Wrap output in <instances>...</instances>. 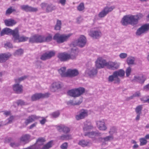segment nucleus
Here are the masks:
<instances>
[{"label": "nucleus", "instance_id": "obj_34", "mask_svg": "<svg viewBox=\"0 0 149 149\" xmlns=\"http://www.w3.org/2000/svg\"><path fill=\"white\" fill-rule=\"evenodd\" d=\"M135 60L134 57L132 56H130L127 57V63L129 65H134Z\"/></svg>", "mask_w": 149, "mask_h": 149}, {"label": "nucleus", "instance_id": "obj_30", "mask_svg": "<svg viewBox=\"0 0 149 149\" xmlns=\"http://www.w3.org/2000/svg\"><path fill=\"white\" fill-rule=\"evenodd\" d=\"M115 73V75L117 77L119 76L120 77H124L125 74V71L122 69H120L118 71L114 72Z\"/></svg>", "mask_w": 149, "mask_h": 149}, {"label": "nucleus", "instance_id": "obj_60", "mask_svg": "<svg viewBox=\"0 0 149 149\" xmlns=\"http://www.w3.org/2000/svg\"><path fill=\"white\" fill-rule=\"evenodd\" d=\"M40 118H42V120H40V123L42 125H44L45 124L46 122V119L45 118L43 117H40Z\"/></svg>", "mask_w": 149, "mask_h": 149}, {"label": "nucleus", "instance_id": "obj_64", "mask_svg": "<svg viewBox=\"0 0 149 149\" xmlns=\"http://www.w3.org/2000/svg\"><path fill=\"white\" fill-rule=\"evenodd\" d=\"M140 95V93L139 92H135L134 94V96L135 97H139Z\"/></svg>", "mask_w": 149, "mask_h": 149}, {"label": "nucleus", "instance_id": "obj_10", "mask_svg": "<svg viewBox=\"0 0 149 149\" xmlns=\"http://www.w3.org/2000/svg\"><path fill=\"white\" fill-rule=\"evenodd\" d=\"M88 111L87 110L82 109L79 111V113L75 116L77 120L83 119L88 116Z\"/></svg>", "mask_w": 149, "mask_h": 149}, {"label": "nucleus", "instance_id": "obj_24", "mask_svg": "<svg viewBox=\"0 0 149 149\" xmlns=\"http://www.w3.org/2000/svg\"><path fill=\"white\" fill-rule=\"evenodd\" d=\"M119 67V65L115 62H109L108 63L107 68H108L113 70L118 69Z\"/></svg>", "mask_w": 149, "mask_h": 149}, {"label": "nucleus", "instance_id": "obj_45", "mask_svg": "<svg viewBox=\"0 0 149 149\" xmlns=\"http://www.w3.org/2000/svg\"><path fill=\"white\" fill-rule=\"evenodd\" d=\"M139 141L140 142V145L141 146L145 145L147 142V141L145 138H140Z\"/></svg>", "mask_w": 149, "mask_h": 149}, {"label": "nucleus", "instance_id": "obj_44", "mask_svg": "<svg viewBox=\"0 0 149 149\" xmlns=\"http://www.w3.org/2000/svg\"><path fill=\"white\" fill-rule=\"evenodd\" d=\"M23 50L21 48L17 50L14 53V55H20L23 54Z\"/></svg>", "mask_w": 149, "mask_h": 149}, {"label": "nucleus", "instance_id": "obj_21", "mask_svg": "<svg viewBox=\"0 0 149 149\" xmlns=\"http://www.w3.org/2000/svg\"><path fill=\"white\" fill-rule=\"evenodd\" d=\"M145 80V78L143 76H135L132 81H133L138 82L141 84H143L144 83Z\"/></svg>", "mask_w": 149, "mask_h": 149}, {"label": "nucleus", "instance_id": "obj_49", "mask_svg": "<svg viewBox=\"0 0 149 149\" xmlns=\"http://www.w3.org/2000/svg\"><path fill=\"white\" fill-rule=\"evenodd\" d=\"M131 72V68L130 67L127 68L125 71L126 76L127 77H128L130 75Z\"/></svg>", "mask_w": 149, "mask_h": 149}, {"label": "nucleus", "instance_id": "obj_2", "mask_svg": "<svg viewBox=\"0 0 149 149\" xmlns=\"http://www.w3.org/2000/svg\"><path fill=\"white\" fill-rule=\"evenodd\" d=\"M4 34L11 35L12 40L14 42H21L27 41L29 39L28 37L24 36H20L18 28H16L13 30L9 28H6L3 29L0 33V35L3 36Z\"/></svg>", "mask_w": 149, "mask_h": 149}, {"label": "nucleus", "instance_id": "obj_62", "mask_svg": "<svg viewBox=\"0 0 149 149\" xmlns=\"http://www.w3.org/2000/svg\"><path fill=\"white\" fill-rule=\"evenodd\" d=\"M37 123H35L31 125L29 127V129H31L33 128L34 127H35Z\"/></svg>", "mask_w": 149, "mask_h": 149}, {"label": "nucleus", "instance_id": "obj_4", "mask_svg": "<svg viewBox=\"0 0 149 149\" xmlns=\"http://www.w3.org/2000/svg\"><path fill=\"white\" fill-rule=\"evenodd\" d=\"M101 133L98 132L92 131L85 132L84 136H88L89 137L92 138L93 141L95 142H100L104 143V138L98 137L97 136H100Z\"/></svg>", "mask_w": 149, "mask_h": 149}, {"label": "nucleus", "instance_id": "obj_32", "mask_svg": "<svg viewBox=\"0 0 149 149\" xmlns=\"http://www.w3.org/2000/svg\"><path fill=\"white\" fill-rule=\"evenodd\" d=\"M72 136L70 134H63L59 137V139L65 141L71 139Z\"/></svg>", "mask_w": 149, "mask_h": 149}, {"label": "nucleus", "instance_id": "obj_39", "mask_svg": "<svg viewBox=\"0 0 149 149\" xmlns=\"http://www.w3.org/2000/svg\"><path fill=\"white\" fill-rule=\"evenodd\" d=\"M61 22L59 20H57L56 25L54 27V29L56 30H59L61 28Z\"/></svg>", "mask_w": 149, "mask_h": 149}, {"label": "nucleus", "instance_id": "obj_14", "mask_svg": "<svg viewBox=\"0 0 149 149\" xmlns=\"http://www.w3.org/2000/svg\"><path fill=\"white\" fill-rule=\"evenodd\" d=\"M89 35L93 38L97 39L100 37L101 33L99 30H91L89 32Z\"/></svg>", "mask_w": 149, "mask_h": 149}, {"label": "nucleus", "instance_id": "obj_59", "mask_svg": "<svg viewBox=\"0 0 149 149\" xmlns=\"http://www.w3.org/2000/svg\"><path fill=\"white\" fill-rule=\"evenodd\" d=\"M14 118V117L13 116H11L10 117L7 119L8 121L7 122V124H8L11 123L12 122V120Z\"/></svg>", "mask_w": 149, "mask_h": 149}, {"label": "nucleus", "instance_id": "obj_33", "mask_svg": "<svg viewBox=\"0 0 149 149\" xmlns=\"http://www.w3.org/2000/svg\"><path fill=\"white\" fill-rule=\"evenodd\" d=\"M66 70V68L65 67H62L58 70V72L62 77H67L66 72H65Z\"/></svg>", "mask_w": 149, "mask_h": 149}, {"label": "nucleus", "instance_id": "obj_13", "mask_svg": "<svg viewBox=\"0 0 149 149\" xmlns=\"http://www.w3.org/2000/svg\"><path fill=\"white\" fill-rule=\"evenodd\" d=\"M79 74L78 70L76 69H68L66 72L67 77H74L78 76Z\"/></svg>", "mask_w": 149, "mask_h": 149}, {"label": "nucleus", "instance_id": "obj_3", "mask_svg": "<svg viewBox=\"0 0 149 149\" xmlns=\"http://www.w3.org/2000/svg\"><path fill=\"white\" fill-rule=\"evenodd\" d=\"M143 15L141 13H139L136 15H128L124 16L122 18L121 23L123 26L128 24L135 26L139 23V21L142 18Z\"/></svg>", "mask_w": 149, "mask_h": 149}, {"label": "nucleus", "instance_id": "obj_31", "mask_svg": "<svg viewBox=\"0 0 149 149\" xmlns=\"http://www.w3.org/2000/svg\"><path fill=\"white\" fill-rule=\"evenodd\" d=\"M45 141V139L43 137L38 138L37 140L36 144L35 145L39 147V148L40 146L43 145L44 142Z\"/></svg>", "mask_w": 149, "mask_h": 149}, {"label": "nucleus", "instance_id": "obj_42", "mask_svg": "<svg viewBox=\"0 0 149 149\" xmlns=\"http://www.w3.org/2000/svg\"><path fill=\"white\" fill-rule=\"evenodd\" d=\"M115 73L113 72L112 75L109 76L108 78V81L109 82H112L114 81L115 77H117L116 76H115Z\"/></svg>", "mask_w": 149, "mask_h": 149}, {"label": "nucleus", "instance_id": "obj_47", "mask_svg": "<svg viewBox=\"0 0 149 149\" xmlns=\"http://www.w3.org/2000/svg\"><path fill=\"white\" fill-rule=\"evenodd\" d=\"M104 139L105 143L106 141H110L111 140H112L113 139V137L112 135H110L105 137H104Z\"/></svg>", "mask_w": 149, "mask_h": 149}, {"label": "nucleus", "instance_id": "obj_58", "mask_svg": "<svg viewBox=\"0 0 149 149\" xmlns=\"http://www.w3.org/2000/svg\"><path fill=\"white\" fill-rule=\"evenodd\" d=\"M120 79L118 77H115L114 80V83L118 84H120Z\"/></svg>", "mask_w": 149, "mask_h": 149}, {"label": "nucleus", "instance_id": "obj_1", "mask_svg": "<svg viewBox=\"0 0 149 149\" xmlns=\"http://www.w3.org/2000/svg\"><path fill=\"white\" fill-rule=\"evenodd\" d=\"M72 35V33H69L67 35L65 34L61 35L58 33H57L54 35L53 39L56 41L57 43H61L67 41ZM52 39V36L50 34L46 37L43 35L37 34V43L49 42L51 41Z\"/></svg>", "mask_w": 149, "mask_h": 149}, {"label": "nucleus", "instance_id": "obj_40", "mask_svg": "<svg viewBox=\"0 0 149 149\" xmlns=\"http://www.w3.org/2000/svg\"><path fill=\"white\" fill-rule=\"evenodd\" d=\"M37 34L32 36L29 38V42L31 43H37Z\"/></svg>", "mask_w": 149, "mask_h": 149}, {"label": "nucleus", "instance_id": "obj_55", "mask_svg": "<svg viewBox=\"0 0 149 149\" xmlns=\"http://www.w3.org/2000/svg\"><path fill=\"white\" fill-rule=\"evenodd\" d=\"M119 56L121 58H125L127 57V54L126 53H121L120 54Z\"/></svg>", "mask_w": 149, "mask_h": 149}, {"label": "nucleus", "instance_id": "obj_26", "mask_svg": "<svg viewBox=\"0 0 149 149\" xmlns=\"http://www.w3.org/2000/svg\"><path fill=\"white\" fill-rule=\"evenodd\" d=\"M78 144L83 147L91 146L92 143L91 141H88L85 140H82L79 141Z\"/></svg>", "mask_w": 149, "mask_h": 149}, {"label": "nucleus", "instance_id": "obj_36", "mask_svg": "<svg viewBox=\"0 0 149 149\" xmlns=\"http://www.w3.org/2000/svg\"><path fill=\"white\" fill-rule=\"evenodd\" d=\"M93 128V126L90 123L84 125L83 129L84 131H88L91 130Z\"/></svg>", "mask_w": 149, "mask_h": 149}, {"label": "nucleus", "instance_id": "obj_63", "mask_svg": "<svg viewBox=\"0 0 149 149\" xmlns=\"http://www.w3.org/2000/svg\"><path fill=\"white\" fill-rule=\"evenodd\" d=\"M143 89L146 91L149 90V84L143 87Z\"/></svg>", "mask_w": 149, "mask_h": 149}, {"label": "nucleus", "instance_id": "obj_22", "mask_svg": "<svg viewBox=\"0 0 149 149\" xmlns=\"http://www.w3.org/2000/svg\"><path fill=\"white\" fill-rule=\"evenodd\" d=\"M63 86V84L60 82H54L52 84V90L54 92L56 90L61 88Z\"/></svg>", "mask_w": 149, "mask_h": 149}, {"label": "nucleus", "instance_id": "obj_7", "mask_svg": "<svg viewBox=\"0 0 149 149\" xmlns=\"http://www.w3.org/2000/svg\"><path fill=\"white\" fill-rule=\"evenodd\" d=\"M86 42V39L84 35H81L80 37L73 42L74 46L77 45L82 48L84 47Z\"/></svg>", "mask_w": 149, "mask_h": 149}, {"label": "nucleus", "instance_id": "obj_27", "mask_svg": "<svg viewBox=\"0 0 149 149\" xmlns=\"http://www.w3.org/2000/svg\"><path fill=\"white\" fill-rule=\"evenodd\" d=\"M97 70L94 68L92 69H88L86 71L87 74L91 77H93L95 75L97 74Z\"/></svg>", "mask_w": 149, "mask_h": 149}, {"label": "nucleus", "instance_id": "obj_17", "mask_svg": "<svg viewBox=\"0 0 149 149\" xmlns=\"http://www.w3.org/2000/svg\"><path fill=\"white\" fill-rule=\"evenodd\" d=\"M69 56L67 53L63 52L58 54V57L61 61H66L70 59Z\"/></svg>", "mask_w": 149, "mask_h": 149}, {"label": "nucleus", "instance_id": "obj_23", "mask_svg": "<svg viewBox=\"0 0 149 149\" xmlns=\"http://www.w3.org/2000/svg\"><path fill=\"white\" fill-rule=\"evenodd\" d=\"M11 55L10 54L6 53L0 54V63L5 62L10 57Z\"/></svg>", "mask_w": 149, "mask_h": 149}, {"label": "nucleus", "instance_id": "obj_48", "mask_svg": "<svg viewBox=\"0 0 149 149\" xmlns=\"http://www.w3.org/2000/svg\"><path fill=\"white\" fill-rule=\"evenodd\" d=\"M60 115V113L58 111H56L52 113L51 115L53 118H56L58 117Z\"/></svg>", "mask_w": 149, "mask_h": 149}, {"label": "nucleus", "instance_id": "obj_25", "mask_svg": "<svg viewBox=\"0 0 149 149\" xmlns=\"http://www.w3.org/2000/svg\"><path fill=\"white\" fill-rule=\"evenodd\" d=\"M4 22L5 25L7 26H12L17 23L15 20L12 19H6L4 20Z\"/></svg>", "mask_w": 149, "mask_h": 149}, {"label": "nucleus", "instance_id": "obj_16", "mask_svg": "<svg viewBox=\"0 0 149 149\" xmlns=\"http://www.w3.org/2000/svg\"><path fill=\"white\" fill-rule=\"evenodd\" d=\"M96 123L97 127L99 130L102 131L106 130L107 127L105 124V122L104 120H102L97 121Z\"/></svg>", "mask_w": 149, "mask_h": 149}, {"label": "nucleus", "instance_id": "obj_41", "mask_svg": "<svg viewBox=\"0 0 149 149\" xmlns=\"http://www.w3.org/2000/svg\"><path fill=\"white\" fill-rule=\"evenodd\" d=\"M143 108L142 105H139L136 107L135 111L136 113L141 114V111Z\"/></svg>", "mask_w": 149, "mask_h": 149}, {"label": "nucleus", "instance_id": "obj_20", "mask_svg": "<svg viewBox=\"0 0 149 149\" xmlns=\"http://www.w3.org/2000/svg\"><path fill=\"white\" fill-rule=\"evenodd\" d=\"M78 51L77 49L72 48L71 50L70 54H68L69 56L70 59H75L77 56Z\"/></svg>", "mask_w": 149, "mask_h": 149}, {"label": "nucleus", "instance_id": "obj_54", "mask_svg": "<svg viewBox=\"0 0 149 149\" xmlns=\"http://www.w3.org/2000/svg\"><path fill=\"white\" fill-rule=\"evenodd\" d=\"M4 47L5 48H12L13 46L12 44L10 42H7L4 44Z\"/></svg>", "mask_w": 149, "mask_h": 149}, {"label": "nucleus", "instance_id": "obj_38", "mask_svg": "<svg viewBox=\"0 0 149 149\" xmlns=\"http://www.w3.org/2000/svg\"><path fill=\"white\" fill-rule=\"evenodd\" d=\"M53 142L52 140L50 141L44 145L41 149H49L52 147Z\"/></svg>", "mask_w": 149, "mask_h": 149}, {"label": "nucleus", "instance_id": "obj_6", "mask_svg": "<svg viewBox=\"0 0 149 149\" xmlns=\"http://www.w3.org/2000/svg\"><path fill=\"white\" fill-rule=\"evenodd\" d=\"M115 8V7L114 6H112L110 7L106 6L99 13L98 16L100 18L104 17L109 12L112 11Z\"/></svg>", "mask_w": 149, "mask_h": 149}, {"label": "nucleus", "instance_id": "obj_53", "mask_svg": "<svg viewBox=\"0 0 149 149\" xmlns=\"http://www.w3.org/2000/svg\"><path fill=\"white\" fill-rule=\"evenodd\" d=\"M16 103L18 106L19 105L22 106L25 104V102L24 101L21 100H17L16 102Z\"/></svg>", "mask_w": 149, "mask_h": 149}, {"label": "nucleus", "instance_id": "obj_37", "mask_svg": "<svg viewBox=\"0 0 149 149\" xmlns=\"http://www.w3.org/2000/svg\"><path fill=\"white\" fill-rule=\"evenodd\" d=\"M12 7H10V8H8L6 12V15H9L13 12H15L16 13H17L18 11H17L16 10L12 8Z\"/></svg>", "mask_w": 149, "mask_h": 149}, {"label": "nucleus", "instance_id": "obj_43", "mask_svg": "<svg viewBox=\"0 0 149 149\" xmlns=\"http://www.w3.org/2000/svg\"><path fill=\"white\" fill-rule=\"evenodd\" d=\"M85 7L84 4L83 3H81L77 7V9L79 11H81L84 9Z\"/></svg>", "mask_w": 149, "mask_h": 149}, {"label": "nucleus", "instance_id": "obj_11", "mask_svg": "<svg viewBox=\"0 0 149 149\" xmlns=\"http://www.w3.org/2000/svg\"><path fill=\"white\" fill-rule=\"evenodd\" d=\"M55 55V52L53 51H50L48 52H45L41 55L40 59L43 61H45L50 59Z\"/></svg>", "mask_w": 149, "mask_h": 149}, {"label": "nucleus", "instance_id": "obj_28", "mask_svg": "<svg viewBox=\"0 0 149 149\" xmlns=\"http://www.w3.org/2000/svg\"><path fill=\"white\" fill-rule=\"evenodd\" d=\"M31 137L30 135L28 134L23 135L20 138L21 141L24 142L25 143H27L29 141V140Z\"/></svg>", "mask_w": 149, "mask_h": 149}, {"label": "nucleus", "instance_id": "obj_15", "mask_svg": "<svg viewBox=\"0 0 149 149\" xmlns=\"http://www.w3.org/2000/svg\"><path fill=\"white\" fill-rule=\"evenodd\" d=\"M13 91L17 94L21 93L23 92L22 85L18 83L13 85Z\"/></svg>", "mask_w": 149, "mask_h": 149}, {"label": "nucleus", "instance_id": "obj_18", "mask_svg": "<svg viewBox=\"0 0 149 149\" xmlns=\"http://www.w3.org/2000/svg\"><path fill=\"white\" fill-rule=\"evenodd\" d=\"M40 118V117L37 116L35 115H31L29 116L28 118L26 120L24 123L26 125H27L29 124L32 122L36 120L39 119Z\"/></svg>", "mask_w": 149, "mask_h": 149}, {"label": "nucleus", "instance_id": "obj_61", "mask_svg": "<svg viewBox=\"0 0 149 149\" xmlns=\"http://www.w3.org/2000/svg\"><path fill=\"white\" fill-rule=\"evenodd\" d=\"M48 4L46 3H42L40 4V6L42 8H43L45 7H47Z\"/></svg>", "mask_w": 149, "mask_h": 149}, {"label": "nucleus", "instance_id": "obj_12", "mask_svg": "<svg viewBox=\"0 0 149 149\" xmlns=\"http://www.w3.org/2000/svg\"><path fill=\"white\" fill-rule=\"evenodd\" d=\"M21 9L26 12H35L38 11L37 8L29 6L28 5H24L20 6Z\"/></svg>", "mask_w": 149, "mask_h": 149}, {"label": "nucleus", "instance_id": "obj_52", "mask_svg": "<svg viewBox=\"0 0 149 149\" xmlns=\"http://www.w3.org/2000/svg\"><path fill=\"white\" fill-rule=\"evenodd\" d=\"M68 146V143L67 142L63 143L60 146L61 149H67Z\"/></svg>", "mask_w": 149, "mask_h": 149}, {"label": "nucleus", "instance_id": "obj_8", "mask_svg": "<svg viewBox=\"0 0 149 149\" xmlns=\"http://www.w3.org/2000/svg\"><path fill=\"white\" fill-rule=\"evenodd\" d=\"M50 94L48 93L44 94L42 93H36L33 95L31 97V101H36L40 99L47 98L49 96Z\"/></svg>", "mask_w": 149, "mask_h": 149}, {"label": "nucleus", "instance_id": "obj_51", "mask_svg": "<svg viewBox=\"0 0 149 149\" xmlns=\"http://www.w3.org/2000/svg\"><path fill=\"white\" fill-rule=\"evenodd\" d=\"M70 131V129L68 127L63 126V132L65 133H69Z\"/></svg>", "mask_w": 149, "mask_h": 149}, {"label": "nucleus", "instance_id": "obj_9", "mask_svg": "<svg viewBox=\"0 0 149 149\" xmlns=\"http://www.w3.org/2000/svg\"><path fill=\"white\" fill-rule=\"evenodd\" d=\"M149 30V24H146L142 25L136 31V34L137 36H140L145 33Z\"/></svg>", "mask_w": 149, "mask_h": 149}, {"label": "nucleus", "instance_id": "obj_46", "mask_svg": "<svg viewBox=\"0 0 149 149\" xmlns=\"http://www.w3.org/2000/svg\"><path fill=\"white\" fill-rule=\"evenodd\" d=\"M117 129L115 127H111L110 129V130L109 132V133L111 134H113L114 133H116L117 132Z\"/></svg>", "mask_w": 149, "mask_h": 149}, {"label": "nucleus", "instance_id": "obj_29", "mask_svg": "<svg viewBox=\"0 0 149 149\" xmlns=\"http://www.w3.org/2000/svg\"><path fill=\"white\" fill-rule=\"evenodd\" d=\"M56 7L52 4H48L46 8V11L47 13L51 12L52 11L55 10Z\"/></svg>", "mask_w": 149, "mask_h": 149}, {"label": "nucleus", "instance_id": "obj_19", "mask_svg": "<svg viewBox=\"0 0 149 149\" xmlns=\"http://www.w3.org/2000/svg\"><path fill=\"white\" fill-rule=\"evenodd\" d=\"M108 64V63L106 62V60L104 59H101L99 61H96V66L98 68H103L104 66L107 67Z\"/></svg>", "mask_w": 149, "mask_h": 149}, {"label": "nucleus", "instance_id": "obj_35", "mask_svg": "<svg viewBox=\"0 0 149 149\" xmlns=\"http://www.w3.org/2000/svg\"><path fill=\"white\" fill-rule=\"evenodd\" d=\"M82 102V99H81L78 101L76 102L75 103L74 102L73 100H70L67 102L68 105H79L81 104Z\"/></svg>", "mask_w": 149, "mask_h": 149}, {"label": "nucleus", "instance_id": "obj_56", "mask_svg": "<svg viewBox=\"0 0 149 149\" xmlns=\"http://www.w3.org/2000/svg\"><path fill=\"white\" fill-rule=\"evenodd\" d=\"M63 125H56V127L57 129L59 131L61 132V130L63 131Z\"/></svg>", "mask_w": 149, "mask_h": 149}, {"label": "nucleus", "instance_id": "obj_5", "mask_svg": "<svg viewBox=\"0 0 149 149\" xmlns=\"http://www.w3.org/2000/svg\"><path fill=\"white\" fill-rule=\"evenodd\" d=\"M85 92V89L82 87H79L68 91V95L73 97H78L83 94Z\"/></svg>", "mask_w": 149, "mask_h": 149}, {"label": "nucleus", "instance_id": "obj_50", "mask_svg": "<svg viewBox=\"0 0 149 149\" xmlns=\"http://www.w3.org/2000/svg\"><path fill=\"white\" fill-rule=\"evenodd\" d=\"M10 145L11 147L15 148L18 147L20 145V143H19L14 142L10 143Z\"/></svg>", "mask_w": 149, "mask_h": 149}, {"label": "nucleus", "instance_id": "obj_57", "mask_svg": "<svg viewBox=\"0 0 149 149\" xmlns=\"http://www.w3.org/2000/svg\"><path fill=\"white\" fill-rule=\"evenodd\" d=\"M27 77L26 76H24L22 77L19 78L18 79L15 80L16 82H17V81H19L20 82L21 81H22L26 79Z\"/></svg>", "mask_w": 149, "mask_h": 149}]
</instances>
